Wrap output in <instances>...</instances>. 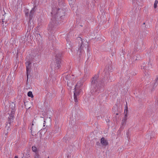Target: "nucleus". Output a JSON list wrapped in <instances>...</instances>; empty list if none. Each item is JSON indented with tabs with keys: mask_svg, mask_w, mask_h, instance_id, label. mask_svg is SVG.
<instances>
[{
	"mask_svg": "<svg viewBox=\"0 0 158 158\" xmlns=\"http://www.w3.org/2000/svg\"><path fill=\"white\" fill-rule=\"evenodd\" d=\"M158 82L156 81H154V82L152 84V85L153 88H155L157 85L158 84Z\"/></svg>",
	"mask_w": 158,
	"mask_h": 158,
	"instance_id": "obj_13",
	"label": "nucleus"
},
{
	"mask_svg": "<svg viewBox=\"0 0 158 158\" xmlns=\"http://www.w3.org/2000/svg\"><path fill=\"white\" fill-rule=\"evenodd\" d=\"M34 158H40V157L39 155L37 153H35Z\"/></svg>",
	"mask_w": 158,
	"mask_h": 158,
	"instance_id": "obj_16",
	"label": "nucleus"
},
{
	"mask_svg": "<svg viewBox=\"0 0 158 158\" xmlns=\"http://www.w3.org/2000/svg\"><path fill=\"white\" fill-rule=\"evenodd\" d=\"M158 3L156 2H155L154 5V8L156 9L157 7V4Z\"/></svg>",
	"mask_w": 158,
	"mask_h": 158,
	"instance_id": "obj_19",
	"label": "nucleus"
},
{
	"mask_svg": "<svg viewBox=\"0 0 158 158\" xmlns=\"http://www.w3.org/2000/svg\"><path fill=\"white\" fill-rule=\"evenodd\" d=\"M155 81H157L158 82V75L156 76V78Z\"/></svg>",
	"mask_w": 158,
	"mask_h": 158,
	"instance_id": "obj_22",
	"label": "nucleus"
},
{
	"mask_svg": "<svg viewBox=\"0 0 158 158\" xmlns=\"http://www.w3.org/2000/svg\"><path fill=\"white\" fill-rule=\"evenodd\" d=\"M32 149L33 152L36 153L37 151V148L35 146H32Z\"/></svg>",
	"mask_w": 158,
	"mask_h": 158,
	"instance_id": "obj_15",
	"label": "nucleus"
},
{
	"mask_svg": "<svg viewBox=\"0 0 158 158\" xmlns=\"http://www.w3.org/2000/svg\"><path fill=\"white\" fill-rule=\"evenodd\" d=\"M127 111L128 110L127 109H126L124 111V113L125 116L124 118L123 119L121 122V124L122 125H125L126 123V121L127 119Z\"/></svg>",
	"mask_w": 158,
	"mask_h": 158,
	"instance_id": "obj_6",
	"label": "nucleus"
},
{
	"mask_svg": "<svg viewBox=\"0 0 158 158\" xmlns=\"http://www.w3.org/2000/svg\"><path fill=\"white\" fill-rule=\"evenodd\" d=\"M74 121L73 120V121H70V124H71V125H72L73 124H74Z\"/></svg>",
	"mask_w": 158,
	"mask_h": 158,
	"instance_id": "obj_20",
	"label": "nucleus"
},
{
	"mask_svg": "<svg viewBox=\"0 0 158 158\" xmlns=\"http://www.w3.org/2000/svg\"><path fill=\"white\" fill-rule=\"evenodd\" d=\"M96 143L97 145H100L101 143H99V142H97Z\"/></svg>",
	"mask_w": 158,
	"mask_h": 158,
	"instance_id": "obj_23",
	"label": "nucleus"
},
{
	"mask_svg": "<svg viewBox=\"0 0 158 158\" xmlns=\"http://www.w3.org/2000/svg\"><path fill=\"white\" fill-rule=\"evenodd\" d=\"M83 81L82 80H81L79 81L77 83L76 85L75 88V89L79 88L83 85Z\"/></svg>",
	"mask_w": 158,
	"mask_h": 158,
	"instance_id": "obj_10",
	"label": "nucleus"
},
{
	"mask_svg": "<svg viewBox=\"0 0 158 158\" xmlns=\"http://www.w3.org/2000/svg\"><path fill=\"white\" fill-rule=\"evenodd\" d=\"M101 143L103 146H106L108 144L107 141L106 140L104 137H102L100 140Z\"/></svg>",
	"mask_w": 158,
	"mask_h": 158,
	"instance_id": "obj_9",
	"label": "nucleus"
},
{
	"mask_svg": "<svg viewBox=\"0 0 158 158\" xmlns=\"http://www.w3.org/2000/svg\"><path fill=\"white\" fill-rule=\"evenodd\" d=\"M79 88L75 89V92L74 94V99L75 102H77V97L79 94V91L80 90H79Z\"/></svg>",
	"mask_w": 158,
	"mask_h": 158,
	"instance_id": "obj_8",
	"label": "nucleus"
},
{
	"mask_svg": "<svg viewBox=\"0 0 158 158\" xmlns=\"http://www.w3.org/2000/svg\"><path fill=\"white\" fill-rule=\"evenodd\" d=\"M56 132H55V133H56L58 131H59V126H57L56 127Z\"/></svg>",
	"mask_w": 158,
	"mask_h": 158,
	"instance_id": "obj_17",
	"label": "nucleus"
},
{
	"mask_svg": "<svg viewBox=\"0 0 158 158\" xmlns=\"http://www.w3.org/2000/svg\"><path fill=\"white\" fill-rule=\"evenodd\" d=\"M10 114L9 116L8 117V123L9 124L6 125V127L5 128L4 134L6 136L8 135L9 132L10 130V124L13 121V118H14V115L15 111V105L14 103H12L10 106Z\"/></svg>",
	"mask_w": 158,
	"mask_h": 158,
	"instance_id": "obj_2",
	"label": "nucleus"
},
{
	"mask_svg": "<svg viewBox=\"0 0 158 158\" xmlns=\"http://www.w3.org/2000/svg\"><path fill=\"white\" fill-rule=\"evenodd\" d=\"M15 158H18V157L17 156H15Z\"/></svg>",
	"mask_w": 158,
	"mask_h": 158,
	"instance_id": "obj_25",
	"label": "nucleus"
},
{
	"mask_svg": "<svg viewBox=\"0 0 158 158\" xmlns=\"http://www.w3.org/2000/svg\"><path fill=\"white\" fill-rule=\"evenodd\" d=\"M63 10L60 9H57L56 8H52V10L51 12V16L52 17V19H55L56 17L62 16L63 14Z\"/></svg>",
	"mask_w": 158,
	"mask_h": 158,
	"instance_id": "obj_3",
	"label": "nucleus"
},
{
	"mask_svg": "<svg viewBox=\"0 0 158 158\" xmlns=\"http://www.w3.org/2000/svg\"><path fill=\"white\" fill-rule=\"evenodd\" d=\"M35 10V6L31 10L29 16H30V19H31L32 18V15L33 13L34 12Z\"/></svg>",
	"mask_w": 158,
	"mask_h": 158,
	"instance_id": "obj_11",
	"label": "nucleus"
},
{
	"mask_svg": "<svg viewBox=\"0 0 158 158\" xmlns=\"http://www.w3.org/2000/svg\"><path fill=\"white\" fill-rule=\"evenodd\" d=\"M155 2L158 3V0H156V1Z\"/></svg>",
	"mask_w": 158,
	"mask_h": 158,
	"instance_id": "obj_24",
	"label": "nucleus"
},
{
	"mask_svg": "<svg viewBox=\"0 0 158 158\" xmlns=\"http://www.w3.org/2000/svg\"><path fill=\"white\" fill-rule=\"evenodd\" d=\"M31 63L27 61L26 63V70H27V80H28V73L30 72V69L31 67L30 66Z\"/></svg>",
	"mask_w": 158,
	"mask_h": 158,
	"instance_id": "obj_7",
	"label": "nucleus"
},
{
	"mask_svg": "<svg viewBox=\"0 0 158 158\" xmlns=\"http://www.w3.org/2000/svg\"><path fill=\"white\" fill-rule=\"evenodd\" d=\"M27 95L29 97L31 98H33V95L31 91H29L27 93Z\"/></svg>",
	"mask_w": 158,
	"mask_h": 158,
	"instance_id": "obj_14",
	"label": "nucleus"
},
{
	"mask_svg": "<svg viewBox=\"0 0 158 158\" xmlns=\"http://www.w3.org/2000/svg\"><path fill=\"white\" fill-rule=\"evenodd\" d=\"M71 76L70 75H67L65 79L67 80V84L69 85L70 83H71V82L70 81V78H71Z\"/></svg>",
	"mask_w": 158,
	"mask_h": 158,
	"instance_id": "obj_12",
	"label": "nucleus"
},
{
	"mask_svg": "<svg viewBox=\"0 0 158 158\" xmlns=\"http://www.w3.org/2000/svg\"><path fill=\"white\" fill-rule=\"evenodd\" d=\"M27 12H26H26H25V15L27 16H27L28 15V11H27Z\"/></svg>",
	"mask_w": 158,
	"mask_h": 158,
	"instance_id": "obj_21",
	"label": "nucleus"
},
{
	"mask_svg": "<svg viewBox=\"0 0 158 158\" xmlns=\"http://www.w3.org/2000/svg\"><path fill=\"white\" fill-rule=\"evenodd\" d=\"M98 75H96L93 77L91 82V86L93 87L92 93L94 95H96L97 94L95 93H93L94 92L98 91H102L103 90V88L105 85L104 81L102 80L100 81L98 79Z\"/></svg>",
	"mask_w": 158,
	"mask_h": 158,
	"instance_id": "obj_1",
	"label": "nucleus"
},
{
	"mask_svg": "<svg viewBox=\"0 0 158 158\" xmlns=\"http://www.w3.org/2000/svg\"><path fill=\"white\" fill-rule=\"evenodd\" d=\"M80 41H81V44L80 46L79 47V49L78 52H79L80 53H82L83 51L85 49H86V47H88V44H86L85 45L84 44H83L82 42V40H81V38H79Z\"/></svg>",
	"mask_w": 158,
	"mask_h": 158,
	"instance_id": "obj_5",
	"label": "nucleus"
},
{
	"mask_svg": "<svg viewBox=\"0 0 158 158\" xmlns=\"http://www.w3.org/2000/svg\"><path fill=\"white\" fill-rule=\"evenodd\" d=\"M3 53L0 51V60L3 58Z\"/></svg>",
	"mask_w": 158,
	"mask_h": 158,
	"instance_id": "obj_18",
	"label": "nucleus"
},
{
	"mask_svg": "<svg viewBox=\"0 0 158 158\" xmlns=\"http://www.w3.org/2000/svg\"><path fill=\"white\" fill-rule=\"evenodd\" d=\"M61 54H58L56 55L55 57V60L54 62L55 64V68L56 69H58L61 67Z\"/></svg>",
	"mask_w": 158,
	"mask_h": 158,
	"instance_id": "obj_4",
	"label": "nucleus"
}]
</instances>
